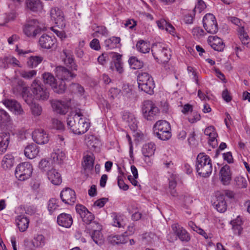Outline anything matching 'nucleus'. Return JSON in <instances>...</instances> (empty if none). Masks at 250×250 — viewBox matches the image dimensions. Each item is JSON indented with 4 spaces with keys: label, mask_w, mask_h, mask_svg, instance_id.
Listing matches in <instances>:
<instances>
[{
    "label": "nucleus",
    "mask_w": 250,
    "mask_h": 250,
    "mask_svg": "<svg viewBox=\"0 0 250 250\" xmlns=\"http://www.w3.org/2000/svg\"><path fill=\"white\" fill-rule=\"evenodd\" d=\"M204 27L207 32L215 34L218 31V25L215 17L211 14L206 15L203 19Z\"/></svg>",
    "instance_id": "obj_11"
},
{
    "label": "nucleus",
    "mask_w": 250,
    "mask_h": 250,
    "mask_svg": "<svg viewBox=\"0 0 250 250\" xmlns=\"http://www.w3.org/2000/svg\"><path fill=\"white\" fill-rule=\"evenodd\" d=\"M76 209L77 213L80 215L83 222L87 224L92 223L94 219V216L85 207L81 205H77L76 206Z\"/></svg>",
    "instance_id": "obj_16"
},
{
    "label": "nucleus",
    "mask_w": 250,
    "mask_h": 250,
    "mask_svg": "<svg viewBox=\"0 0 250 250\" xmlns=\"http://www.w3.org/2000/svg\"><path fill=\"white\" fill-rule=\"evenodd\" d=\"M37 74V71L35 70H22L20 72L21 76L26 79H31Z\"/></svg>",
    "instance_id": "obj_52"
},
{
    "label": "nucleus",
    "mask_w": 250,
    "mask_h": 250,
    "mask_svg": "<svg viewBox=\"0 0 250 250\" xmlns=\"http://www.w3.org/2000/svg\"><path fill=\"white\" fill-rule=\"evenodd\" d=\"M142 111L144 118L149 121L154 120L159 113L158 107L152 101L149 100L144 102Z\"/></svg>",
    "instance_id": "obj_8"
},
{
    "label": "nucleus",
    "mask_w": 250,
    "mask_h": 250,
    "mask_svg": "<svg viewBox=\"0 0 250 250\" xmlns=\"http://www.w3.org/2000/svg\"><path fill=\"white\" fill-rule=\"evenodd\" d=\"M51 88L54 92L62 94L65 91L66 87L64 82L60 80L59 81L56 80V82L54 83Z\"/></svg>",
    "instance_id": "obj_44"
},
{
    "label": "nucleus",
    "mask_w": 250,
    "mask_h": 250,
    "mask_svg": "<svg viewBox=\"0 0 250 250\" xmlns=\"http://www.w3.org/2000/svg\"><path fill=\"white\" fill-rule=\"evenodd\" d=\"M61 198L63 202L68 204H73L76 201V195L74 190L66 188L61 193Z\"/></svg>",
    "instance_id": "obj_19"
},
{
    "label": "nucleus",
    "mask_w": 250,
    "mask_h": 250,
    "mask_svg": "<svg viewBox=\"0 0 250 250\" xmlns=\"http://www.w3.org/2000/svg\"><path fill=\"white\" fill-rule=\"evenodd\" d=\"M59 207L58 202L55 199H51L48 204V209L50 212H53Z\"/></svg>",
    "instance_id": "obj_54"
},
{
    "label": "nucleus",
    "mask_w": 250,
    "mask_h": 250,
    "mask_svg": "<svg viewBox=\"0 0 250 250\" xmlns=\"http://www.w3.org/2000/svg\"><path fill=\"white\" fill-rule=\"evenodd\" d=\"M15 164L14 157L11 154H6L3 157L1 166L5 169H9L12 167Z\"/></svg>",
    "instance_id": "obj_33"
},
{
    "label": "nucleus",
    "mask_w": 250,
    "mask_h": 250,
    "mask_svg": "<svg viewBox=\"0 0 250 250\" xmlns=\"http://www.w3.org/2000/svg\"><path fill=\"white\" fill-rule=\"evenodd\" d=\"M51 30L61 40L63 41L67 38V35L64 31L58 30L53 27H51Z\"/></svg>",
    "instance_id": "obj_60"
},
{
    "label": "nucleus",
    "mask_w": 250,
    "mask_h": 250,
    "mask_svg": "<svg viewBox=\"0 0 250 250\" xmlns=\"http://www.w3.org/2000/svg\"><path fill=\"white\" fill-rule=\"evenodd\" d=\"M112 225L120 228L123 226V219L121 215L114 214L113 216Z\"/></svg>",
    "instance_id": "obj_53"
},
{
    "label": "nucleus",
    "mask_w": 250,
    "mask_h": 250,
    "mask_svg": "<svg viewBox=\"0 0 250 250\" xmlns=\"http://www.w3.org/2000/svg\"><path fill=\"white\" fill-rule=\"evenodd\" d=\"M107 58L108 55L106 53H103L98 58V62L100 64L104 65L106 63Z\"/></svg>",
    "instance_id": "obj_63"
},
{
    "label": "nucleus",
    "mask_w": 250,
    "mask_h": 250,
    "mask_svg": "<svg viewBox=\"0 0 250 250\" xmlns=\"http://www.w3.org/2000/svg\"><path fill=\"white\" fill-rule=\"evenodd\" d=\"M3 104L16 115H22L24 110L20 103L15 100L5 99L2 101Z\"/></svg>",
    "instance_id": "obj_14"
},
{
    "label": "nucleus",
    "mask_w": 250,
    "mask_h": 250,
    "mask_svg": "<svg viewBox=\"0 0 250 250\" xmlns=\"http://www.w3.org/2000/svg\"><path fill=\"white\" fill-rule=\"evenodd\" d=\"M154 132L160 139L167 140L171 137L170 126L166 121H157L154 125Z\"/></svg>",
    "instance_id": "obj_6"
},
{
    "label": "nucleus",
    "mask_w": 250,
    "mask_h": 250,
    "mask_svg": "<svg viewBox=\"0 0 250 250\" xmlns=\"http://www.w3.org/2000/svg\"><path fill=\"white\" fill-rule=\"evenodd\" d=\"M208 42L215 50L222 51L225 47V44L222 39L217 36H211L208 38Z\"/></svg>",
    "instance_id": "obj_25"
},
{
    "label": "nucleus",
    "mask_w": 250,
    "mask_h": 250,
    "mask_svg": "<svg viewBox=\"0 0 250 250\" xmlns=\"http://www.w3.org/2000/svg\"><path fill=\"white\" fill-rule=\"evenodd\" d=\"M32 138L34 142L40 145L46 144L49 141L48 134L42 128L35 129L32 132Z\"/></svg>",
    "instance_id": "obj_13"
},
{
    "label": "nucleus",
    "mask_w": 250,
    "mask_h": 250,
    "mask_svg": "<svg viewBox=\"0 0 250 250\" xmlns=\"http://www.w3.org/2000/svg\"><path fill=\"white\" fill-rule=\"evenodd\" d=\"M9 139L8 133H3L0 135V155L6 150L9 144Z\"/></svg>",
    "instance_id": "obj_37"
},
{
    "label": "nucleus",
    "mask_w": 250,
    "mask_h": 250,
    "mask_svg": "<svg viewBox=\"0 0 250 250\" xmlns=\"http://www.w3.org/2000/svg\"><path fill=\"white\" fill-rule=\"evenodd\" d=\"M53 127L57 129H62L63 128V125L62 123L57 119H54L53 120Z\"/></svg>",
    "instance_id": "obj_64"
},
{
    "label": "nucleus",
    "mask_w": 250,
    "mask_h": 250,
    "mask_svg": "<svg viewBox=\"0 0 250 250\" xmlns=\"http://www.w3.org/2000/svg\"><path fill=\"white\" fill-rule=\"evenodd\" d=\"M56 43V39L52 36L42 35L39 40L40 46L43 49H49L53 47Z\"/></svg>",
    "instance_id": "obj_15"
},
{
    "label": "nucleus",
    "mask_w": 250,
    "mask_h": 250,
    "mask_svg": "<svg viewBox=\"0 0 250 250\" xmlns=\"http://www.w3.org/2000/svg\"><path fill=\"white\" fill-rule=\"evenodd\" d=\"M107 201V199L106 198H103L100 199L94 202L93 207H98L99 208H102L104 206Z\"/></svg>",
    "instance_id": "obj_62"
},
{
    "label": "nucleus",
    "mask_w": 250,
    "mask_h": 250,
    "mask_svg": "<svg viewBox=\"0 0 250 250\" xmlns=\"http://www.w3.org/2000/svg\"><path fill=\"white\" fill-rule=\"evenodd\" d=\"M45 240L44 237L42 234L35 235L31 243L26 245L27 248L29 250H33L36 248H42L45 245Z\"/></svg>",
    "instance_id": "obj_20"
},
{
    "label": "nucleus",
    "mask_w": 250,
    "mask_h": 250,
    "mask_svg": "<svg viewBox=\"0 0 250 250\" xmlns=\"http://www.w3.org/2000/svg\"><path fill=\"white\" fill-rule=\"evenodd\" d=\"M156 149L155 145L153 143L145 144L142 147V152L144 156H152Z\"/></svg>",
    "instance_id": "obj_35"
},
{
    "label": "nucleus",
    "mask_w": 250,
    "mask_h": 250,
    "mask_svg": "<svg viewBox=\"0 0 250 250\" xmlns=\"http://www.w3.org/2000/svg\"><path fill=\"white\" fill-rule=\"evenodd\" d=\"M172 229L181 240L188 241L190 240V236L188 233L185 229L181 228L179 225L176 224L172 225Z\"/></svg>",
    "instance_id": "obj_29"
},
{
    "label": "nucleus",
    "mask_w": 250,
    "mask_h": 250,
    "mask_svg": "<svg viewBox=\"0 0 250 250\" xmlns=\"http://www.w3.org/2000/svg\"><path fill=\"white\" fill-rule=\"evenodd\" d=\"M238 32L239 33V37L242 44L246 47L250 48V38L247 33L244 31V28H240Z\"/></svg>",
    "instance_id": "obj_43"
},
{
    "label": "nucleus",
    "mask_w": 250,
    "mask_h": 250,
    "mask_svg": "<svg viewBox=\"0 0 250 250\" xmlns=\"http://www.w3.org/2000/svg\"><path fill=\"white\" fill-rule=\"evenodd\" d=\"M206 7L205 2L202 0H198V2L196 4L194 10L199 13L201 12Z\"/></svg>",
    "instance_id": "obj_58"
},
{
    "label": "nucleus",
    "mask_w": 250,
    "mask_h": 250,
    "mask_svg": "<svg viewBox=\"0 0 250 250\" xmlns=\"http://www.w3.org/2000/svg\"><path fill=\"white\" fill-rule=\"evenodd\" d=\"M42 80L45 84L49 85L51 87L57 80L53 75L49 72H44L42 75Z\"/></svg>",
    "instance_id": "obj_45"
},
{
    "label": "nucleus",
    "mask_w": 250,
    "mask_h": 250,
    "mask_svg": "<svg viewBox=\"0 0 250 250\" xmlns=\"http://www.w3.org/2000/svg\"><path fill=\"white\" fill-rule=\"evenodd\" d=\"M108 240L112 244H119L125 243L126 238L123 235L111 236L109 237Z\"/></svg>",
    "instance_id": "obj_47"
},
{
    "label": "nucleus",
    "mask_w": 250,
    "mask_h": 250,
    "mask_svg": "<svg viewBox=\"0 0 250 250\" xmlns=\"http://www.w3.org/2000/svg\"><path fill=\"white\" fill-rule=\"evenodd\" d=\"M135 98L131 86L128 84H124L121 90L120 101L127 102L134 100Z\"/></svg>",
    "instance_id": "obj_17"
},
{
    "label": "nucleus",
    "mask_w": 250,
    "mask_h": 250,
    "mask_svg": "<svg viewBox=\"0 0 250 250\" xmlns=\"http://www.w3.org/2000/svg\"><path fill=\"white\" fill-rule=\"evenodd\" d=\"M25 6L26 9L34 12L41 11L43 8L41 0H26Z\"/></svg>",
    "instance_id": "obj_26"
},
{
    "label": "nucleus",
    "mask_w": 250,
    "mask_h": 250,
    "mask_svg": "<svg viewBox=\"0 0 250 250\" xmlns=\"http://www.w3.org/2000/svg\"><path fill=\"white\" fill-rule=\"evenodd\" d=\"M231 223L234 233L236 235H240L242 230L241 226L243 224V221L241 217L240 216H237L231 221Z\"/></svg>",
    "instance_id": "obj_38"
},
{
    "label": "nucleus",
    "mask_w": 250,
    "mask_h": 250,
    "mask_svg": "<svg viewBox=\"0 0 250 250\" xmlns=\"http://www.w3.org/2000/svg\"><path fill=\"white\" fill-rule=\"evenodd\" d=\"M47 178L51 183L55 185H59L62 182L61 174L54 168H52L47 172Z\"/></svg>",
    "instance_id": "obj_30"
},
{
    "label": "nucleus",
    "mask_w": 250,
    "mask_h": 250,
    "mask_svg": "<svg viewBox=\"0 0 250 250\" xmlns=\"http://www.w3.org/2000/svg\"><path fill=\"white\" fill-rule=\"evenodd\" d=\"M130 66L134 69L141 68L143 66V62L139 60L135 57H131L128 60Z\"/></svg>",
    "instance_id": "obj_46"
},
{
    "label": "nucleus",
    "mask_w": 250,
    "mask_h": 250,
    "mask_svg": "<svg viewBox=\"0 0 250 250\" xmlns=\"http://www.w3.org/2000/svg\"><path fill=\"white\" fill-rule=\"evenodd\" d=\"M151 51L155 59L160 63H165L170 60V50L161 44L154 45Z\"/></svg>",
    "instance_id": "obj_5"
},
{
    "label": "nucleus",
    "mask_w": 250,
    "mask_h": 250,
    "mask_svg": "<svg viewBox=\"0 0 250 250\" xmlns=\"http://www.w3.org/2000/svg\"><path fill=\"white\" fill-rule=\"evenodd\" d=\"M123 120L127 122L131 128L135 129L136 127V120L134 115L130 112H125L123 116Z\"/></svg>",
    "instance_id": "obj_40"
},
{
    "label": "nucleus",
    "mask_w": 250,
    "mask_h": 250,
    "mask_svg": "<svg viewBox=\"0 0 250 250\" xmlns=\"http://www.w3.org/2000/svg\"><path fill=\"white\" fill-rule=\"evenodd\" d=\"M139 89L149 94L153 93L155 87L154 81L151 76L146 72L139 74L137 77Z\"/></svg>",
    "instance_id": "obj_4"
},
{
    "label": "nucleus",
    "mask_w": 250,
    "mask_h": 250,
    "mask_svg": "<svg viewBox=\"0 0 250 250\" xmlns=\"http://www.w3.org/2000/svg\"><path fill=\"white\" fill-rule=\"evenodd\" d=\"M41 27L37 20L28 21L23 26V32L27 37L34 38L41 32Z\"/></svg>",
    "instance_id": "obj_10"
},
{
    "label": "nucleus",
    "mask_w": 250,
    "mask_h": 250,
    "mask_svg": "<svg viewBox=\"0 0 250 250\" xmlns=\"http://www.w3.org/2000/svg\"><path fill=\"white\" fill-rule=\"evenodd\" d=\"M205 133L206 135L208 136L210 144L215 146L216 145V138L217 136V134L214 127L210 126L206 128L205 130Z\"/></svg>",
    "instance_id": "obj_34"
},
{
    "label": "nucleus",
    "mask_w": 250,
    "mask_h": 250,
    "mask_svg": "<svg viewBox=\"0 0 250 250\" xmlns=\"http://www.w3.org/2000/svg\"><path fill=\"white\" fill-rule=\"evenodd\" d=\"M57 222L62 227L69 228L73 223V219L70 214L63 213L58 216Z\"/></svg>",
    "instance_id": "obj_27"
},
{
    "label": "nucleus",
    "mask_w": 250,
    "mask_h": 250,
    "mask_svg": "<svg viewBox=\"0 0 250 250\" xmlns=\"http://www.w3.org/2000/svg\"><path fill=\"white\" fill-rule=\"evenodd\" d=\"M65 154L64 152L60 149H56L53 151L51 155V158L54 163L60 164L64 160Z\"/></svg>",
    "instance_id": "obj_32"
},
{
    "label": "nucleus",
    "mask_w": 250,
    "mask_h": 250,
    "mask_svg": "<svg viewBox=\"0 0 250 250\" xmlns=\"http://www.w3.org/2000/svg\"><path fill=\"white\" fill-rule=\"evenodd\" d=\"M120 41L121 40L120 38L112 37L106 40L105 43L107 46L111 48H114L116 47V45L117 44L120 43Z\"/></svg>",
    "instance_id": "obj_51"
},
{
    "label": "nucleus",
    "mask_w": 250,
    "mask_h": 250,
    "mask_svg": "<svg viewBox=\"0 0 250 250\" xmlns=\"http://www.w3.org/2000/svg\"><path fill=\"white\" fill-rule=\"evenodd\" d=\"M39 152V147L36 145L32 143L25 147L24 154L28 159H32L38 155Z\"/></svg>",
    "instance_id": "obj_28"
},
{
    "label": "nucleus",
    "mask_w": 250,
    "mask_h": 250,
    "mask_svg": "<svg viewBox=\"0 0 250 250\" xmlns=\"http://www.w3.org/2000/svg\"><path fill=\"white\" fill-rule=\"evenodd\" d=\"M52 107L53 110L57 113L60 114H65L70 106L69 102H64L60 101H53L51 103Z\"/></svg>",
    "instance_id": "obj_22"
},
{
    "label": "nucleus",
    "mask_w": 250,
    "mask_h": 250,
    "mask_svg": "<svg viewBox=\"0 0 250 250\" xmlns=\"http://www.w3.org/2000/svg\"><path fill=\"white\" fill-rule=\"evenodd\" d=\"M123 177V176L121 175L118 177V184L120 188L126 190L128 189V187L124 183Z\"/></svg>",
    "instance_id": "obj_61"
},
{
    "label": "nucleus",
    "mask_w": 250,
    "mask_h": 250,
    "mask_svg": "<svg viewBox=\"0 0 250 250\" xmlns=\"http://www.w3.org/2000/svg\"><path fill=\"white\" fill-rule=\"evenodd\" d=\"M137 49L143 53H148L150 50V44L149 42L140 40L136 44Z\"/></svg>",
    "instance_id": "obj_39"
},
{
    "label": "nucleus",
    "mask_w": 250,
    "mask_h": 250,
    "mask_svg": "<svg viewBox=\"0 0 250 250\" xmlns=\"http://www.w3.org/2000/svg\"><path fill=\"white\" fill-rule=\"evenodd\" d=\"M67 125L72 132L76 135L85 133L89 129L88 120L81 113H72L67 118Z\"/></svg>",
    "instance_id": "obj_2"
},
{
    "label": "nucleus",
    "mask_w": 250,
    "mask_h": 250,
    "mask_svg": "<svg viewBox=\"0 0 250 250\" xmlns=\"http://www.w3.org/2000/svg\"><path fill=\"white\" fill-rule=\"evenodd\" d=\"M31 110L34 116H39L42 113V108L38 104H34L31 106Z\"/></svg>",
    "instance_id": "obj_55"
},
{
    "label": "nucleus",
    "mask_w": 250,
    "mask_h": 250,
    "mask_svg": "<svg viewBox=\"0 0 250 250\" xmlns=\"http://www.w3.org/2000/svg\"><path fill=\"white\" fill-rule=\"evenodd\" d=\"M94 158L92 155H86L83 158V167L85 170L90 171L93 167Z\"/></svg>",
    "instance_id": "obj_41"
},
{
    "label": "nucleus",
    "mask_w": 250,
    "mask_h": 250,
    "mask_svg": "<svg viewBox=\"0 0 250 250\" xmlns=\"http://www.w3.org/2000/svg\"><path fill=\"white\" fill-rule=\"evenodd\" d=\"M15 221L17 227L20 232H24L28 228L29 219L26 215H19L17 216Z\"/></svg>",
    "instance_id": "obj_24"
},
{
    "label": "nucleus",
    "mask_w": 250,
    "mask_h": 250,
    "mask_svg": "<svg viewBox=\"0 0 250 250\" xmlns=\"http://www.w3.org/2000/svg\"><path fill=\"white\" fill-rule=\"evenodd\" d=\"M32 172V165L28 162H23L17 166L15 175L19 180L24 181L31 177Z\"/></svg>",
    "instance_id": "obj_7"
},
{
    "label": "nucleus",
    "mask_w": 250,
    "mask_h": 250,
    "mask_svg": "<svg viewBox=\"0 0 250 250\" xmlns=\"http://www.w3.org/2000/svg\"><path fill=\"white\" fill-rule=\"evenodd\" d=\"M43 60V58L40 56H32L28 58L27 61V65L31 68H35L41 63Z\"/></svg>",
    "instance_id": "obj_42"
},
{
    "label": "nucleus",
    "mask_w": 250,
    "mask_h": 250,
    "mask_svg": "<svg viewBox=\"0 0 250 250\" xmlns=\"http://www.w3.org/2000/svg\"><path fill=\"white\" fill-rule=\"evenodd\" d=\"M107 34V30L105 27L99 26L97 27L96 30L95 31L94 35L96 37H99L101 36H106Z\"/></svg>",
    "instance_id": "obj_57"
},
{
    "label": "nucleus",
    "mask_w": 250,
    "mask_h": 250,
    "mask_svg": "<svg viewBox=\"0 0 250 250\" xmlns=\"http://www.w3.org/2000/svg\"><path fill=\"white\" fill-rule=\"evenodd\" d=\"M84 143L90 148L95 150H99L101 146L99 139L96 136L90 134L85 136Z\"/></svg>",
    "instance_id": "obj_23"
},
{
    "label": "nucleus",
    "mask_w": 250,
    "mask_h": 250,
    "mask_svg": "<svg viewBox=\"0 0 250 250\" xmlns=\"http://www.w3.org/2000/svg\"><path fill=\"white\" fill-rule=\"evenodd\" d=\"M10 116L8 113L4 110H0V121L6 122L9 121Z\"/></svg>",
    "instance_id": "obj_59"
},
{
    "label": "nucleus",
    "mask_w": 250,
    "mask_h": 250,
    "mask_svg": "<svg viewBox=\"0 0 250 250\" xmlns=\"http://www.w3.org/2000/svg\"><path fill=\"white\" fill-rule=\"evenodd\" d=\"M110 54L113 62L111 68L113 70H116L119 74L122 73L124 71V68L122 62V56L116 53H111Z\"/></svg>",
    "instance_id": "obj_21"
},
{
    "label": "nucleus",
    "mask_w": 250,
    "mask_h": 250,
    "mask_svg": "<svg viewBox=\"0 0 250 250\" xmlns=\"http://www.w3.org/2000/svg\"><path fill=\"white\" fill-rule=\"evenodd\" d=\"M50 19L57 26L63 27L65 26V18L62 11L58 7H55L51 9L50 12Z\"/></svg>",
    "instance_id": "obj_12"
},
{
    "label": "nucleus",
    "mask_w": 250,
    "mask_h": 250,
    "mask_svg": "<svg viewBox=\"0 0 250 250\" xmlns=\"http://www.w3.org/2000/svg\"><path fill=\"white\" fill-rule=\"evenodd\" d=\"M63 54L65 56V58L63 59V61L65 64L68 66L70 65V67L73 70H77V66L74 62L73 58H72L69 55H67L66 51H64Z\"/></svg>",
    "instance_id": "obj_50"
},
{
    "label": "nucleus",
    "mask_w": 250,
    "mask_h": 250,
    "mask_svg": "<svg viewBox=\"0 0 250 250\" xmlns=\"http://www.w3.org/2000/svg\"><path fill=\"white\" fill-rule=\"evenodd\" d=\"M220 179L224 185H228L231 179V173L228 166L221 168L220 173Z\"/></svg>",
    "instance_id": "obj_31"
},
{
    "label": "nucleus",
    "mask_w": 250,
    "mask_h": 250,
    "mask_svg": "<svg viewBox=\"0 0 250 250\" xmlns=\"http://www.w3.org/2000/svg\"><path fill=\"white\" fill-rule=\"evenodd\" d=\"M196 171L203 177H208L212 171V164L210 158L204 153L199 154L196 159Z\"/></svg>",
    "instance_id": "obj_3"
},
{
    "label": "nucleus",
    "mask_w": 250,
    "mask_h": 250,
    "mask_svg": "<svg viewBox=\"0 0 250 250\" xmlns=\"http://www.w3.org/2000/svg\"><path fill=\"white\" fill-rule=\"evenodd\" d=\"M211 202L213 208L217 211L223 213L227 210V204L223 192H215L211 197Z\"/></svg>",
    "instance_id": "obj_9"
},
{
    "label": "nucleus",
    "mask_w": 250,
    "mask_h": 250,
    "mask_svg": "<svg viewBox=\"0 0 250 250\" xmlns=\"http://www.w3.org/2000/svg\"><path fill=\"white\" fill-rule=\"evenodd\" d=\"M55 72L58 79L62 81L71 80L76 76V74L62 66L57 67Z\"/></svg>",
    "instance_id": "obj_18"
},
{
    "label": "nucleus",
    "mask_w": 250,
    "mask_h": 250,
    "mask_svg": "<svg viewBox=\"0 0 250 250\" xmlns=\"http://www.w3.org/2000/svg\"><path fill=\"white\" fill-rule=\"evenodd\" d=\"M234 180L239 188H246L248 184V177L247 174L238 175L234 178Z\"/></svg>",
    "instance_id": "obj_36"
},
{
    "label": "nucleus",
    "mask_w": 250,
    "mask_h": 250,
    "mask_svg": "<svg viewBox=\"0 0 250 250\" xmlns=\"http://www.w3.org/2000/svg\"><path fill=\"white\" fill-rule=\"evenodd\" d=\"M21 96L25 103L30 105L34 100L39 101L47 100L49 97L48 90L37 80H34L30 87H21Z\"/></svg>",
    "instance_id": "obj_1"
},
{
    "label": "nucleus",
    "mask_w": 250,
    "mask_h": 250,
    "mask_svg": "<svg viewBox=\"0 0 250 250\" xmlns=\"http://www.w3.org/2000/svg\"><path fill=\"white\" fill-rule=\"evenodd\" d=\"M109 95L112 99H117L120 101V97L121 96V90L117 88H111L109 91Z\"/></svg>",
    "instance_id": "obj_56"
},
{
    "label": "nucleus",
    "mask_w": 250,
    "mask_h": 250,
    "mask_svg": "<svg viewBox=\"0 0 250 250\" xmlns=\"http://www.w3.org/2000/svg\"><path fill=\"white\" fill-rule=\"evenodd\" d=\"M71 90L78 96H82L84 95V90L83 87L78 83H73L71 85Z\"/></svg>",
    "instance_id": "obj_49"
},
{
    "label": "nucleus",
    "mask_w": 250,
    "mask_h": 250,
    "mask_svg": "<svg viewBox=\"0 0 250 250\" xmlns=\"http://www.w3.org/2000/svg\"><path fill=\"white\" fill-rule=\"evenodd\" d=\"M91 237L94 241L98 245H101L104 242L103 236L101 231H94L92 232Z\"/></svg>",
    "instance_id": "obj_48"
}]
</instances>
